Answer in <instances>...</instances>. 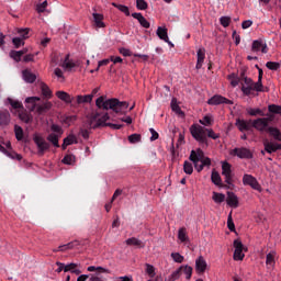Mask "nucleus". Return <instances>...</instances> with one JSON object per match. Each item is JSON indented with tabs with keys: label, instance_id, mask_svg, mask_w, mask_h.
<instances>
[{
	"label": "nucleus",
	"instance_id": "1",
	"mask_svg": "<svg viewBox=\"0 0 281 281\" xmlns=\"http://www.w3.org/2000/svg\"><path fill=\"white\" fill-rule=\"evenodd\" d=\"M95 106L102 111H113L114 113H126L128 109V102L120 101L119 99L112 98L106 99V95H101L95 100Z\"/></svg>",
	"mask_w": 281,
	"mask_h": 281
},
{
	"label": "nucleus",
	"instance_id": "2",
	"mask_svg": "<svg viewBox=\"0 0 281 281\" xmlns=\"http://www.w3.org/2000/svg\"><path fill=\"white\" fill-rule=\"evenodd\" d=\"M111 120L109 113H100L98 110L92 111L89 117V128H100V126H109L114 131H120L122 124L108 123Z\"/></svg>",
	"mask_w": 281,
	"mask_h": 281
},
{
	"label": "nucleus",
	"instance_id": "3",
	"mask_svg": "<svg viewBox=\"0 0 281 281\" xmlns=\"http://www.w3.org/2000/svg\"><path fill=\"white\" fill-rule=\"evenodd\" d=\"M190 134L195 142H199V144H205V146H207V137L211 139H218V137H221V135L214 133V130L205 128L199 124H192L190 126Z\"/></svg>",
	"mask_w": 281,
	"mask_h": 281
},
{
	"label": "nucleus",
	"instance_id": "4",
	"mask_svg": "<svg viewBox=\"0 0 281 281\" xmlns=\"http://www.w3.org/2000/svg\"><path fill=\"white\" fill-rule=\"evenodd\" d=\"M37 102H41V99L38 97H29L25 99L26 109L29 111H34L36 109V113L38 115H44V113H47L53 106L52 102L46 101L45 103L36 105Z\"/></svg>",
	"mask_w": 281,
	"mask_h": 281
},
{
	"label": "nucleus",
	"instance_id": "5",
	"mask_svg": "<svg viewBox=\"0 0 281 281\" xmlns=\"http://www.w3.org/2000/svg\"><path fill=\"white\" fill-rule=\"evenodd\" d=\"M190 161H192L195 170L198 172H202L203 168H205L202 164L199 165V161H201V159H203V149L198 148L196 150H191V154L189 156Z\"/></svg>",
	"mask_w": 281,
	"mask_h": 281
},
{
	"label": "nucleus",
	"instance_id": "6",
	"mask_svg": "<svg viewBox=\"0 0 281 281\" xmlns=\"http://www.w3.org/2000/svg\"><path fill=\"white\" fill-rule=\"evenodd\" d=\"M33 142L37 146V155H40V157H43V155H45V151L49 150V143H47V140H45L43 136L34 135Z\"/></svg>",
	"mask_w": 281,
	"mask_h": 281
},
{
	"label": "nucleus",
	"instance_id": "7",
	"mask_svg": "<svg viewBox=\"0 0 281 281\" xmlns=\"http://www.w3.org/2000/svg\"><path fill=\"white\" fill-rule=\"evenodd\" d=\"M269 122H271L268 117H261L252 121V128L259 131V133H267L269 131Z\"/></svg>",
	"mask_w": 281,
	"mask_h": 281
},
{
	"label": "nucleus",
	"instance_id": "8",
	"mask_svg": "<svg viewBox=\"0 0 281 281\" xmlns=\"http://www.w3.org/2000/svg\"><path fill=\"white\" fill-rule=\"evenodd\" d=\"M233 157H239V159H254V154L246 147H236L231 151Z\"/></svg>",
	"mask_w": 281,
	"mask_h": 281
},
{
	"label": "nucleus",
	"instance_id": "9",
	"mask_svg": "<svg viewBox=\"0 0 281 281\" xmlns=\"http://www.w3.org/2000/svg\"><path fill=\"white\" fill-rule=\"evenodd\" d=\"M241 76L244 77L241 82V91L244 95H251L254 91V80H251V78L245 77V72H243Z\"/></svg>",
	"mask_w": 281,
	"mask_h": 281
},
{
	"label": "nucleus",
	"instance_id": "10",
	"mask_svg": "<svg viewBox=\"0 0 281 281\" xmlns=\"http://www.w3.org/2000/svg\"><path fill=\"white\" fill-rule=\"evenodd\" d=\"M207 104L211 106H218V104H234V102L221 94H215L207 100Z\"/></svg>",
	"mask_w": 281,
	"mask_h": 281
},
{
	"label": "nucleus",
	"instance_id": "11",
	"mask_svg": "<svg viewBox=\"0 0 281 281\" xmlns=\"http://www.w3.org/2000/svg\"><path fill=\"white\" fill-rule=\"evenodd\" d=\"M233 247L235 248L234 260H244L245 254H243V250L245 249V246L243 245V241H240V239H235Z\"/></svg>",
	"mask_w": 281,
	"mask_h": 281
},
{
	"label": "nucleus",
	"instance_id": "12",
	"mask_svg": "<svg viewBox=\"0 0 281 281\" xmlns=\"http://www.w3.org/2000/svg\"><path fill=\"white\" fill-rule=\"evenodd\" d=\"M243 183H244V186H250V188H252V190H257L258 192H260V190H261L260 183L258 182L256 177H254L251 175H247V173L244 175Z\"/></svg>",
	"mask_w": 281,
	"mask_h": 281
},
{
	"label": "nucleus",
	"instance_id": "13",
	"mask_svg": "<svg viewBox=\"0 0 281 281\" xmlns=\"http://www.w3.org/2000/svg\"><path fill=\"white\" fill-rule=\"evenodd\" d=\"M222 175L225 177V183L232 186L234 176L232 175V165L229 162L222 164Z\"/></svg>",
	"mask_w": 281,
	"mask_h": 281
},
{
	"label": "nucleus",
	"instance_id": "14",
	"mask_svg": "<svg viewBox=\"0 0 281 281\" xmlns=\"http://www.w3.org/2000/svg\"><path fill=\"white\" fill-rule=\"evenodd\" d=\"M33 111H26L25 108L22 110H18L15 113L18 114L19 120L24 122V124H32L34 116H32Z\"/></svg>",
	"mask_w": 281,
	"mask_h": 281
},
{
	"label": "nucleus",
	"instance_id": "15",
	"mask_svg": "<svg viewBox=\"0 0 281 281\" xmlns=\"http://www.w3.org/2000/svg\"><path fill=\"white\" fill-rule=\"evenodd\" d=\"M235 126L240 131V133H245V131H251L252 121H245L243 119H236Z\"/></svg>",
	"mask_w": 281,
	"mask_h": 281
},
{
	"label": "nucleus",
	"instance_id": "16",
	"mask_svg": "<svg viewBox=\"0 0 281 281\" xmlns=\"http://www.w3.org/2000/svg\"><path fill=\"white\" fill-rule=\"evenodd\" d=\"M252 52H261L262 54H268L269 47L267 43L262 40H256L252 42L251 46Z\"/></svg>",
	"mask_w": 281,
	"mask_h": 281
},
{
	"label": "nucleus",
	"instance_id": "17",
	"mask_svg": "<svg viewBox=\"0 0 281 281\" xmlns=\"http://www.w3.org/2000/svg\"><path fill=\"white\" fill-rule=\"evenodd\" d=\"M7 102H8V104H10V106H11L10 111H11V113H13V115H16V111H21L24 109L23 103L19 100L8 98Z\"/></svg>",
	"mask_w": 281,
	"mask_h": 281
},
{
	"label": "nucleus",
	"instance_id": "18",
	"mask_svg": "<svg viewBox=\"0 0 281 281\" xmlns=\"http://www.w3.org/2000/svg\"><path fill=\"white\" fill-rule=\"evenodd\" d=\"M207 269V261L203 258V256H200L195 260V271L199 273H205V270Z\"/></svg>",
	"mask_w": 281,
	"mask_h": 281
},
{
	"label": "nucleus",
	"instance_id": "19",
	"mask_svg": "<svg viewBox=\"0 0 281 281\" xmlns=\"http://www.w3.org/2000/svg\"><path fill=\"white\" fill-rule=\"evenodd\" d=\"M226 203L229 205V207H238V196L232 192H227Z\"/></svg>",
	"mask_w": 281,
	"mask_h": 281
},
{
	"label": "nucleus",
	"instance_id": "20",
	"mask_svg": "<svg viewBox=\"0 0 281 281\" xmlns=\"http://www.w3.org/2000/svg\"><path fill=\"white\" fill-rule=\"evenodd\" d=\"M10 111L0 110V126H8L10 124Z\"/></svg>",
	"mask_w": 281,
	"mask_h": 281
},
{
	"label": "nucleus",
	"instance_id": "21",
	"mask_svg": "<svg viewBox=\"0 0 281 281\" xmlns=\"http://www.w3.org/2000/svg\"><path fill=\"white\" fill-rule=\"evenodd\" d=\"M133 19L138 20L139 25H142V27H145V30H148V27H150V22H148V20H146V18H144V15L142 13H132Z\"/></svg>",
	"mask_w": 281,
	"mask_h": 281
},
{
	"label": "nucleus",
	"instance_id": "22",
	"mask_svg": "<svg viewBox=\"0 0 281 281\" xmlns=\"http://www.w3.org/2000/svg\"><path fill=\"white\" fill-rule=\"evenodd\" d=\"M198 61L195 65L196 69H201L203 67V63H205V48H199L196 52Z\"/></svg>",
	"mask_w": 281,
	"mask_h": 281
},
{
	"label": "nucleus",
	"instance_id": "23",
	"mask_svg": "<svg viewBox=\"0 0 281 281\" xmlns=\"http://www.w3.org/2000/svg\"><path fill=\"white\" fill-rule=\"evenodd\" d=\"M22 76L23 80H25L29 85H33V82H36V76L30 69L23 70Z\"/></svg>",
	"mask_w": 281,
	"mask_h": 281
},
{
	"label": "nucleus",
	"instance_id": "24",
	"mask_svg": "<svg viewBox=\"0 0 281 281\" xmlns=\"http://www.w3.org/2000/svg\"><path fill=\"white\" fill-rule=\"evenodd\" d=\"M56 95L59 100H63V102H66V104H71V102H74V99L71 98V95H69V93L65 91H57Z\"/></svg>",
	"mask_w": 281,
	"mask_h": 281
},
{
	"label": "nucleus",
	"instance_id": "25",
	"mask_svg": "<svg viewBox=\"0 0 281 281\" xmlns=\"http://www.w3.org/2000/svg\"><path fill=\"white\" fill-rule=\"evenodd\" d=\"M78 245H80L79 240L70 241V243H68L66 245L59 246L54 251H67V249H74L75 247H78Z\"/></svg>",
	"mask_w": 281,
	"mask_h": 281
},
{
	"label": "nucleus",
	"instance_id": "26",
	"mask_svg": "<svg viewBox=\"0 0 281 281\" xmlns=\"http://www.w3.org/2000/svg\"><path fill=\"white\" fill-rule=\"evenodd\" d=\"M71 144H78V138L74 135H69L68 137L64 138V143L61 145L63 150L67 149V146H71Z\"/></svg>",
	"mask_w": 281,
	"mask_h": 281
},
{
	"label": "nucleus",
	"instance_id": "27",
	"mask_svg": "<svg viewBox=\"0 0 281 281\" xmlns=\"http://www.w3.org/2000/svg\"><path fill=\"white\" fill-rule=\"evenodd\" d=\"M0 153H4L5 155H8V157H10L11 159H16L18 161H21V159H23V156L16 154L15 151L8 153V149H5V147H3L2 145H0Z\"/></svg>",
	"mask_w": 281,
	"mask_h": 281
},
{
	"label": "nucleus",
	"instance_id": "28",
	"mask_svg": "<svg viewBox=\"0 0 281 281\" xmlns=\"http://www.w3.org/2000/svg\"><path fill=\"white\" fill-rule=\"evenodd\" d=\"M156 34L160 38V41H165V43H168V29L158 26Z\"/></svg>",
	"mask_w": 281,
	"mask_h": 281
},
{
	"label": "nucleus",
	"instance_id": "29",
	"mask_svg": "<svg viewBox=\"0 0 281 281\" xmlns=\"http://www.w3.org/2000/svg\"><path fill=\"white\" fill-rule=\"evenodd\" d=\"M126 245H128L130 247H144V241H142L140 239L136 238V237H131L128 239L125 240Z\"/></svg>",
	"mask_w": 281,
	"mask_h": 281
},
{
	"label": "nucleus",
	"instance_id": "30",
	"mask_svg": "<svg viewBox=\"0 0 281 281\" xmlns=\"http://www.w3.org/2000/svg\"><path fill=\"white\" fill-rule=\"evenodd\" d=\"M267 133H269V135L277 142H281V132L278 127H268Z\"/></svg>",
	"mask_w": 281,
	"mask_h": 281
},
{
	"label": "nucleus",
	"instance_id": "31",
	"mask_svg": "<svg viewBox=\"0 0 281 281\" xmlns=\"http://www.w3.org/2000/svg\"><path fill=\"white\" fill-rule=\"evenodd\" d=\"M93 101V94L77 95V104H87Z\"/></svg>",
	"mask_w": 281,
	"mask_h": 281
},
{
	"label": "nucleus",
	"instance_id": "32",
	"mask_svg": "<svg viewBox=\"0 0 281 281\" xmlns=\"http://www.w3.org/2000/svg\"><path fill=\"white\" fill-rule=\"evenodd\" d=\"M60 136H58V134L56 133H50L47 136V142H49L50 144H53V146H55V148H60V144L58 143Z\"/></svg>",
	"mask_w": 281,
	"mask_h": 281
},
{
	"label": "nucleus",
	"instance_id": "33",
	"mask_svg": "<svg viewBox=\"0 0 281 281\" xmlns=\"http://www.w3.org/2000/svg\"><path fill=\"white\" fill-rule=\"evenodd\" d=\"M93 21L94 24L97 25V27H104V22H102L104 20V15L100 14V13H93Z\"/></svg>",
	"mask_w": 281,
	"mask_h": 281
},
{
	"label": "nucleus",
	"instance_id": "34",
	"mask_svg": "<svg viewBox=\"0 0 281 281\" xmlns=\"http://www.w3.org/2000/svg\"><path fill=\"white\" fill-rule=\"evenodd\" d=\"M211 180L212 183H214V186H222V179H221V173H218V171L213 170L212 175H211Z\"/></svg>",
	"mask_w": 281,
	"mask_h": 281
},
{
	"label": "nucleus",
	"instance_id": "35",
	"mask_svg": "<svg viewBox=\"0 0 281 281\" xmlns=\"http://www.w3.org/2000/svg\"><path fill=\"white\" fill-rule=\"evenodd\" d=\"M41 91H42V95H44L47 100L52 98V90L46 83L41 85Z\"/></svg>",
	"mask_w": 281,
	"mask_h": 281
},
{
	"label": "nucleus",
	"instance_id": "36",
	"mask_svg": "<svg viewBox=\"0 0 281 281\" xmlns=\"http://www.w3.org/2000/svg\"><path fill=\"white\" fill-rule=\"evenodd\" d=\"M87 271H90V272L97 271V273H111L109 269H105L102 267H95V266H89L87 268Z\"/></svg>",
	"mask_w": 281,
	"mask_h": 281
},
{
	"label": "nucleus",
	"instance_id": "37",
	"mask_svg": "<svg viewBox=\"0 0 281 281\" xmlns=\"http://www.w3.org/2000/svg\"><path fill=\"white\" fill-rule=\"evenodd\" d=\"M91 117V114L88 116V123L86 125V128H81L79 132V135L83 137V139H89V131H91V127H89V119Z\"/></svg>",
	"mask_w": 281,
	"mask_h": 281
},
{
	"label": "nucleus",
	"instance_id": "38",
	"mask_svg": "<svg viewBox=\"0 0 281 281\" xmlns=\"http://www.w3.org/2000/svg\"><path fill=\"white\" fill-rule=\"evenodd\" d=\"M263 146H265L266 153H268L269 155H271L272 153H277L276 144L265 142Z\"/></svg>",
	"mask_w": 281,
	"mask_h": 281
},
{
	"label": "nucleus",
	"instance_id": "39",
	"mask_svg": "<svg viewBox=\"0 0 281 281\" xmlns=\"http://www.w3.org/2000/svg\"><path fill=\"white\" fill-rule=\"evenodd\" d=\"M181 273H184V276H187V280H190V278H192V267L190 266H181Z\"/></svg>",
	"mask_w": 281,
	"mask_h": 281
},
{
	"label": "nucleus",
	"instance_id": "40",
	"mask_svg": "<svg viewBox=\"0 0 281 281\" xmlns=\"http://www.w3.org/2000/svg\"><path fill=\"white\" fill-rule=\"evenodd\" d=\"M266 265L268 267H273L276 265V254L274 252H269L266 257Z\"/></svg>",
	"mask_w": 281,
	"mask_h": 281
},
{
	"label": "nucleus",
	"instance_id": "41",
	"mask_svg": "<svg viewBox=\"0 0 281 281\" xmlns=\"http://www.w3.org/2000/svg\"><path fill=\"white\" fill-rule=\"evenodd\" d=\"M14 133H15V139H18V142H22V139H23V127H21L19 125H14Z\"/></svg>",
	"mask_w": 281,
	"mask_h": 281
},
{
	"label": "nucleus",
	"instance_id": "42",
	"mask_svg": "<svg viewBox=\"0 0 281 281\" xmlns=\"http://www.w3.org/2000/svg\"><path fill=\"white\" fill-rule=\"evenodd\" d=\"M183 170L186 175H192L194 172V167L192 166V162L186 160L183 164Z\"/></svg>",
	"mask_w": 281,
	"mask_h": 281
},
{
	"label": "nucleus",
	"instance_id": "43",
	"mask_svg": "<svg viewBox=\"0 0 281 281\" xmlns=\"http://www.w3.org/2000/svg\"><path fill=\"white\" fill-rule=\"evenodd\" d=\"M63 164H66V166H71L76 161V156L68 154L63 158Z\"/></svg>",
	"mask_w": 281,
	"mask_h": 281
},
{
	"label": "nucleus",
	"instance_id": "44",
	"mask_svg": "<svg viewBox=\"0 0 281 281\" xmlns=\"http://www.w3.org/2000/svg\"><path fill=\"white\" fill-rule=\"evenodd\" d=\"M114 8H117V10H120V12H123V14H125V16H131V11L128 10V7L123 5V4H117V3H113Z\"/></svg>",
	"mask_w": 281,
	"mask_h": 281
},
{
	"label": "nucleus",
	"instance_id": "45",
	"mask_svg": "<svg viewBox=\"0 0 281 281\" xmlns=\"http://www.w3.org/2000/svg\"><path fill=\"white\" fill-rule=\"evenodd\" d=\"M266 67L270 69V71H278L280 69L281 65L278 61H268L266 64Z\"/></svg>",
	"mask_w": 281,
	"mask_h": 281
},
{
	"label": "nucleus",
	"instance_id": "46",
	"mask_svg": "<svg viewBox=\"0 0 281 281\" xmlns=\"http://www.w3.org/2000/svg\"><path fill=\"white\" fill-rule=\"evenodd\" d=\"M63 67L64 69H74V67H76V63L69 60V55L66 56V59L63 63Z\"/></svg>",
	"mask_w": 281,
	"mask_h": 281
},
{
	"label": "nucleus",
	"instance_id": "47",
	"mask_svg": "<svg viewBox=\"0 0 281 281\" xmlns=\"http://www.w3.org/2000/svg\"><path fill=\"white\" fill-rule=\"evenodd\" d=\"M12 43L15 49H19V47H23V45H25V41L21 37H13Z\"/></svg>",
	"mask_w": 281,
	"mask_h": 281
},
{
	"label": "nucleus",
	"instance_id": "48",
	"mask_svg": "<svg viewBox=\"0 0 281 281\" xmlns=\"http://www.w3.org/2000/svg\"><path fill=\"white\" fill-rule=\"evenodd\" d=\"M262 88H263L262 79H258L257 82L252 81V91L262 92V91H265Z\"/></svg>",
	"mask_w": 281,
	"mask_h": 281
},
{
	"label": "nucleus",
	"instance_id": "49",
	"mask_svg": "<svg viewBox=\"0 0 281 281\" xmlns=\"http://www.w3.org/2000/svg\"><path fill=\"white\" fill-rule=\"evenodd\" d=\"M213 201L216 203H223L225 201V194L213 192Z\"/></svg>",
	"mask_w": 281,
	"mask_h": 281
},
{
	"label": "nucleus",
	"instance_id": "50",
	"mask_svg": "<svg viewBox=\"0 0 281 281\" xmlns=\"http://www.w3.org/2000/svg\"><path fill=\"white\" fill-rule=\"evenodd\" d=\"M171 110L177 113L178 115H183V111H181V108L179 106V104H177V102H175V99H172L171 101Z\"/></svg>",
	"mask_w": 281,
	"mask_h": 281
},
{
	"label": "nucleus",
	"instance_id": "51",
	"mask_svg": "<svg viewBox=\"0 0 281 281\" xmlns=\"http://www.w3.org/2000/svg\"><path fill=\"white\" fill-rule=\"evenodd\" d=\"M181 269L182 268H178L176 271H173L169 277V281L179 280V278H181Z\"/></svg>",
	"mask_w": 281,
	"mask_h": 281
},
{
	"label": "nucleus",
	"instance_id": "52",
	"mask_svg": "<svg viewBox=\"0 0 281 281\" xmlns=\"http://www.w3.org/2000/svg\"><path fill=\"white\" fill-rule=\"evenodd\" d=\"M130 144H137V142H142V135L139 134H132L128 136Z\"/></svg>",
	"mask_w": 281,
	"mask_h": 281
},
{
	"label": "nucleus",
	"instance_id": "53",
	"mask_svg": "<svg viewBox=\"0 0 281 281\" xmlns=\"http://www.w3.org/2000/svg\"><path fill=\"white\" fill-rule=\"evenodd\" d=\"M10 57L15 60V63H21V53H19V50H11L10 52Z\"/></svg>",
	"mask_w": 281,
	"mask_h": 281
},
{
	"label": "nucleus",
	"instance_id": "54",
	"mask_svg": "<svg viewBox=\"0 0 281 281\" xmlns=\"http://www.w3.org/2000/svg\"><path fill=\"white\" fill-rule=\"evenodd\" d=\"M136 8L137 10H147L148 2L146 0H136Z\"/></svg>",
	"mask_w": 281,
	"mask_h": 281
},
{
	"label": "nucleus",
	"instance_id": "55",
	"mask_svg": "<svg viewBox=\"0 0 281 281\" xmlns=\"http://www.w3.org/2000/svg\"><path fill=\"white\" fill-rule=\"evenodd\" d=\"M247 113H248V115L256 117V115H262V110L248 108Z\"/></svg>",
	"mask_w": 281,
	"mask_h": 281
},
{
	"label": "nucleus",
	"instance_id": "56",
	"mask_svg": "<svg viewBox=\"0 0 281 281\" xmlns=\"http://www.w3.org/2000/svg\"><path fill=\"white\" fill-rule=\"evenodd\" d=\"M220 23L223 27H229V23H232V18L229 16H222L220 19Z\"/></svg>",
	"mask_w": 281,
	"mask_h": 281
},
{
	"label": "nucleus",
	"instance_id": "57",
	"mask_svg": "<svg viewBox=\"0 0 281 281\" xmlns=\"http://www.w3.org/2000/svg\"><path fill=\"white\" fill-rule=\"evenodd\" d=\"M178 238L181 243H186L188 240V236L186 234V228H180L178 232Z\"/></svg>",
	"mask_w": 281,
	"mask_h": 281
},
{
	"label": "nucleus",
	"instance_id": "58",
	"mask_svg": "<svg viewBox=\"0 0 281 281\" xmlns=\"http://www.w3.org/2000/svg\"><path fill=\"white\" fill-rule=\"evenodd\" d=\"M50 131H53V133H55V135H58L59 137L63 135V127H60V125L53 124L50 126Z\"/></svg>",
	"mask_w": 281,
	"mask_h": 281
},
{
	"label": "nucleus",
	"instance_id": "59",
	"mask_svg": "<svg viewBox=\"0 0 281 281\" xmlns=\"http://www.w3.org/2000/svg\"><path fill=\"white\" fill-rule=\"evenodd\" d=\"M146 273L149 278H155V267L150 263H146Z\"/></svg>",
	"mask_w": 281,
	"mask_h": 281
},
{
	"label": "nucleus",
	"instance_id": "60",
	"mask_svg": "<svg viewBox=\"0 0 281 281\" xmlns=\"http://www.w3.org/2000/svg\"><path fill=\"white\" fill-rule=\"evenodd\" d=\"M47 9V0L36 5V11L42 14Z\"/></svg>",
	"mask_w": 281,
	"mask_h": 281
},
{
	"label": "nucleus",
	"instance_id": "61",
	"mask_svg": "<svg viewBox=\"0 0 281 281\" xmlns=\"http://www.w3.org/2000/svg\"><path fill=\"white\" fill-rule=\"evenodd\" d=\"M199 122L202 124V126H212V117L211 116L206 115Z\"/></svg>",
	"mask_w": 281,
	"mask_h": 281
},
{
	"label": "nucleus",
	"instance_id": "62",
	"mask_svg": "<svg viewBox=\"0 0 281 281\" xmlns=\"http://www.w3.org/2000/svg\"><path fill=\"white\" fill-rule=\"evenodd\" d=\"M171 258L175 260V262H183V256H181L179 252H172Z\"/></svg>",
	"mask_w": 281,
	"mask_h": 281
},
{
	"label": "nucleus",
	"instance_id": "63",
	"mask_svg": "<svg viewBox=\"0 0 281 281\" xmlns=\"http://www.w3.org/2000/svg\"><path fill=\"white\" fill-rule=\"evenodd\" d=\"M269 111H270V113L280 114L281 113V106L276 105V104L269 105Z\"/></svg>",
	"mask_w": 281,
	"mask_h": 281
},
{
	"label": "nucleus",
	"instance_id": "64",
	"mask_svg": "<svg viewBox=\"0 0 281 281\" xmlns=\"http://www.w3.org/2000/svg\"><path fill=\"white\" fill-rule=\"evenodd\" d=\"M89 281H104V279L100 277V273H93V274H90Z\"/></svg>",
	"mask_w": 281,
	"mask_h": 281
}]
</instances>
